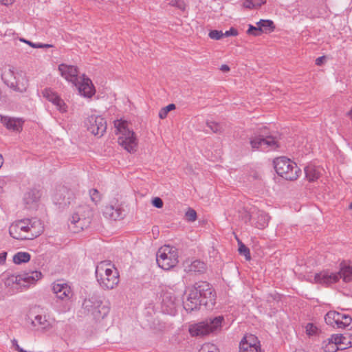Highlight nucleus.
<instances>
[{
    "label": "nucleus",
    "mask_w": 352,
    "mask_h": 352,
    "mask_svg": "<svg viewBox=\"0 0 352 352\" xmlns=\"http://www.w3.org/2000/svg\"><path fill=\"white\" fill-rule=\"evenodd\" d=\"M43 230L41 221L36 217L16 221L9 228L10 236L17 240H32L41 235Z\"/></svg>",
    "instance_id": "1"
},
{
    "label": "nucleus",
    "mask_w": 352,
    "mask_h": 352,
    "mask_svg": "<svg viewBox=\"0 0 352 352\" xmlns=\"http://www.w3.org/2000/svg\"><path fill=\"white\" fill-rule=\"evenodd\" d=\"M250 144L253 150L269 151L278 147L276 138L272 136L266 127L260 128L250 139Z\"/></svg>",
    "instance_id": "2"
},
{
    "label": "nucleus",
    "mask_w": 352,
    "mask_h": 352,
    "mask_svg": "<svg viewBox=\"0 0 352 352\" xmlns=\"http://www.w3.org/2000/svg\"><path fill=\"white\" fill-rule=\"evenodd\" d=\"M116 133L120 134L118 143L129 153L136 151L138 141L133 131L127 128V123L122 120H116L114 122Z\"/></svg>",
    "instance_id": "3"
},
{
    "label": "nucleus",
    "mask_w": 352,
    "mask_h": 352,
    "mask_svg": "<svg viewBox=\"0 0 352 352\" xmlns=\"http://www.w3.org/2000/svg\"><path fill=\"white\" fill-rule=\"evenodd\" d=\"M223 321V316L207 318L202 322L191 325L189 331L192 336H203L210 333H215L221 330Z\"/></svg>",
    "instance_id": "4"
},
{
    "label": "nucleus",
    "mask_w": 352,
    "mask_h": 352,
    "mask_svg": "<svg viewBox=\"0 0 352 352\" xmlns=\"http://www.w3.org/2000/svg\"><path fill=\"white\" fill-rule=\"evenodd\" d=\"M274 166L276 173L287 180H296L300 173V169L296 164L286 157L275 159Z\"/></svg>",
    "instance_id": "5"
},
{
    "label": "nucleus",
    "mask_w": 352,
    "mask_h": 352,
    "mask_svg": "<svg viewBox=\"0 0 352 352\" xmlns=\"http://www.w3.org/2000/svg\"><path fill=\"white\" fill-rule=\"evenodd\" d=\"M156 261L160 267L169 270L178 263V252L175 247L164 245L160 248L156 254Z\"/></svg>",
    "instance_id": "6"
},
{
    "label": "nucleus",
    "mask_w": 352,
    "mask_h": 352,
    "mask_svg": "<svg viewBox=\"0 0 352 352\" xmlns=\"http://www.w3.org/2000/svg\"><path fill=\"white\" fill-rule=\"evenodd\" d=\"M16 70L17 69L16 68L10 65L6 66L2 70L1 79L10 89L15 91L23 93L27 90L28 87V78H22L21 76H18L21 81L19 85H17V83L14 81Z\"/></svg>",
    "instance_id": "7"
},
{
    "label": "nucleus",
    "mask_w": 352,
    "mask_h": 352,
    "mask_svg": "<svg viewBox=\"0 0 352 352\" xmlns=\"http://www.w3.org/2000/svg\"><path fill=\"white\" fill-rule=\"evenodd\" d=\"M201 300H212L214 297L212 287L206 281L196 283L190 290V298H196Z\"/></svg>",
    "instance_id": "8"
},
{
    "label": "nucleus",
    "mask_w": 352,
    "mask_h": 352,
    "mask_svg": "<svg viewBox=\"0 0 352 352\" xmlns=\"http://www.w3.org/2000/svg\"><path fill=\"white\" fill-rule=\"evenodd\" d=\"M41 276V272L38 271L25 272L18 276H11L8 278L6 284L10 285V283H12L25 287L30 284H34L36 281L39 280Z\"/></svg>",
    "instance_id": "9"
},
{
    "label": "nucleus",
    "mask_w": 352,
    "mask_h": 352,
    "mask_svg": "<svg viewBox=\"0 0 352 352\" xmlns=\"http://www.w3.org/2000/svg\"><path fill=\"white\" fill-rule=\"evenodd\" d=\"M87 130L94 135L102 136L107 129L105 120L99 116L91 115L85 122Z\"/></svg>",
    "instance_id": "10"
},
{
    "label": "nucleus",
    "mask_w": 352,
    "mask_h": 352,
    "mask_svg": "<svg viewBox=\"0 0 352 352\" xmlns=\"http://www.w3.org/2000/svg\"><path fill=\"white\" fill-rule=\"evenodd\" d=\"M74 198L73 192L65 186H59L53 195V201L60 208L69 206Z\"/></svg>",
    "instance_id": "11"
},
{
    "label": "nucleus",
    "mask_w": 352,
    "mask_h": 352,
    "mask_svg": "<svg viewBox=\"0 0 352 352\" xmlns=\"http://www.w3.org/2000/svg\"><path fill=\"white\" fill-rule=\"evenodd\" d=\"M42 96L49 102H52L58 111L65 113L67 110V106L64 100L54 91L52 88H45L42 92Z\"/></svg>",
    "instance_id": "12"
},
{
    "label": "nucleus",
    "mask_w": 352,
    "mask_h": 352,
    "mask_svg": "<svg viewBox=\"0 0 352 352\" xmlns=\"http://www.w3.org/2000/svg\"><path fill=\"white\" fill-rule=\"evenodd\" d=\"M339 280V275L336 272L329 270H322L319 273H316L314 276V283L325 287L330 286L337 283Z\"/></svg>",
    "instance_id": "13"
},
{
    "label": "nucleus",
    "mask_w": 352,
    "mask_h": 352,
    "mask_svg": "<svg viewBox=\"0 0 352 352\" xmlns=\"http://www.w3.org/2000/svg\"><path fill=\"white\" fill-rule=\"evenodd\" d=\"M74 85L78 89L79 94L84 97L90 98L95 94V89L91 80L83 75L78 77V82Z\"/></svg>",
    "instance_id": "14"
},
{
    "label": "nucleus",
    "mask_w": 352,
    "mask_h": 352,
    "mask_svg": "<svg viewBox=\"0 0 352 352\" xmlns=\"http://www.w3.org/2000/svg\"><path fill=\"white\" fill-rule=\"evenodd\" d=\"M102 213L105 218L113 221L122 219L125 216L124 209L117 203L107 205L104 208Z\"/></svg>",
    "instance_id": "15"
},
{
    "label": "nucleus",
    "mask_w": 352,
    "mask_h": 352,
    "mask_svg": "<svg viewBox=\"0 0 352 352\" xmlns=\"http://www.w3.org/2000/svg\"><path fill=\"white\" fill-rule=\"evenodd\" d=\"M100 287L104 289H112L119 283V274L117 269L97 279Z\"/></svg>",
    "instance_id": "16"
},
{
    "label": "nucleus",
    "mask_w": 352,
    "mask_h": 352,
    "mask_svg": "<svg viewBox=\"0 0 352 352\" xmlns=\"http://www.w3.org/2000/svg\"><path fill=\"white\" fill-rule=\"evenodd\" d=\"M41 195L42 193L40 190L36 188L29 189L23 196V203L25 208L28 209L36 208Z\"/></svg>",
    "instance_id": "17"
},
{
    "label": "nucleus",
    "mask_w": 352,
    "mask_h": 352,
    "mask_svg": "<svg viewBox=\"0 0 352 352\" xmlns=\"http://www.w3.org/2000/svg\"><path fill=\"white\" fill-rule=\"evenodd\" d=\"M178 302L179 300L176 299L173 294L170 293L165 294L162 302L163 311L168 315H175L177 312Z\"/></svg>",
    "instance_id": "18"
},
{
    "label": "nucleus",
    "mask_w": 352,
    "mask_h": 352,
    "mask_svg": "<svg viewBox=\"0 0 352 352\" xmlns=\"http://www.w3.org/2000/svg\"><path fill=\"white\" fill-rule=\"evenodd\" d=\"M58 70L60 75L67 81L71 82L73 85L78 82L79 76L77 67L62 63L58 65Z\"/></svg>",
    "instance_id": "19"
},
{
    "label": "nucleus",
    "mask_w": 352,
    "mask_h": 352,
    "mask_svg": "<svg viewBox=\"0 0 352 352\" xmlns=\"http://www.w3.org/2000/svg\"><path fill=\"white\" fill-rule=\"evenodd\" d=\"M52 290L56 297L62 300H69L73 294L70 286L64 283H54Z\"/></svg>",
    "instance_id": "20"
},
{
    "label": "nucleus",
    "mask_w": 352,
    "mask_h": 352,
    "mask_svg": "<svg viewBox=\"0 0 352 352\" xmlns=\"http://www.w3.org/2000/svg\"><path fill=\"white\" fill-rule=\"evenodd\" d=\"M23 120L21 118L1 116V122L8 129L19 131L22 129Z\"/></svg>",
    "instance_id": "21"
},
{
    "label": "nucleus",
    "mask_w": 352,
    "mask_h": 352,
    "mask_svg": "<svg viewBox=\"0 0 352 352\" xmlns=\"http://www.w3.org/2000/svg\"><path fill=\"white\" fill-rule=\"evenodd\" d=\"M254 348H261L260 342L254 335L245 336L240 342V351H247V349Z\"/></svg>",
    "instance_id": "22"
},
{
    "label": "nucleus",
    "mask_w": 352,
    "mask_h": 352,
    "mask_svg": "<svg viewBox=\"0 0 352 352\" xmlns=\"http://www.w3.org/2000/svg\"><path fill=\"white\" fill-rule=\"evenodd\" d=\"M208 304V300H201V299L198 298L196 296V298H190V293L188 295V297L185 301H184V308L188 312H191L194 310H197L199 309V307L201 305H206Z\"/></svg>",
    "instance_id": "23"
},
{
    "label": "nucleus",
    "mask_w": 352,
    "mask_h": 352,
    "mask_svg": "<svg viewBox=\"0 0 352 352\" xmlns=\"http://www.w3.org/2000/svg\"><path fill=\"white\" fill-rule=\"evenodd\" d=\"M114 265L111 263L110 261H103L100 262L96 268V278H100L103 276H106L107 274L111 273L114 270Z\"/></svg>",
    "instance_id": "24"
},
{
    "label": "nucleus",
    "mask_w": 352,
    "mask_h": 352,
    "mask_svg": "<svg viewBox=\"0 0 352 352\" xmlns=\"http://www.w3.org/2000/svg\"><path fill=\"white\" fill-rule=\"evenodd\" d=\"M184 270L186 272L203 273L206 270V264L199 260H195L190 263L186 261Z\"/></svg>",
    "instance_id": "25"
},
{
    "label": "nucleus",
    "mask_w": 352,
    "mask_h": 352,
    "mask_svg": "<svg viewBox=\"0 0 352 352\" xmlns=\"http://www.w3.org/2000/svg\"><path fill=\"white\" fill-rule=\"evenodd\" d=\"M339 272H336L339 275L340 279L342 278L345 283L352 280V266L342 262L340 263Z\"/></svg>",
    "instance_id": "26"
},
{
    "label": "nucleus",
    "mask_w": 352,
    "mask_h": 352,
    "mask_svg": "<svg viewBox=\"0 0 352 352\" xmlns=\"http://www.w3.org/2000/svg\"><path fill=\"white\" fill-rule=\"evenodd\" d=\"M95 318H104L109 313V309L104 305L102 306L100 301L94 302L93 309L90 310Z\"/></svg>",
    "instance_id": "27"
},
{
    "label": "nucleus",
    "mask_w": 352,
    "mask_h": 352,
    "mask_svg": "<svg viewBox=\"0 0 352 352\" xmlns=\"http://www.w3.org/2000/svg\"><path fill=\"white\" fill-rule=\"evenodd\" d=\"M340 312L329 311L324 316L325 322L333 327L338 328Z\"/></svg>",
    "instance_id": "28"
},
{
    "label": "nucleus",
    "mask_w": 352,
    "mask_h": 352,
    "mask_svg": "<svg viewBox=\"0 0 352 352\" xmlns=\"http://www.w3.org/2000/svg\"><path fill=\"white\" fill-rule=\"evenodd\" d=\"M306 177L310 182L318 179L320 176V171L318 168L313 165L307 166L305 168Z\"/></svg>",
    "instance_id": "29"
},
{
    "label": "nucleus",
    "mask_w": 352,
    "mask_h": 352,
    "mask_svg": "<svg viewBox=\"0 0 352 352\" xmlns=\"http://www.w3.org/2000/svg\"><path fill=\"white\" fill-rule=\"evenodd\" d=\"M256 25L259 26L261 33H270L275 29L274 22L267 19H261L258 22L256 23Z\"/></svg>",
    "instance_id": "30"
},
{
    "label": "nucleus",
    "mask_w": 352,
    "mask_h": 352,
    "mask_svg": "<svg viewBox=\"0 0 352 352\" xmlns=\"http://www.w3.org/2000/svg\"><path fill=\"white\" fill-rule=\"evenodd\" d=\"M90 208L89 206H87V205H84V206H80L78 208V211L74 212L72 217L70 218V221L73 224H76V223H80V228H82V223H80L81 220H82V218H83L84 219H85V215H82L80 214V213L82 212V210L83 209H89Z\"/></svg>",
    "instance_id": "31"
},
{
    "label": "nucleus",
    "mask_w": 352,
    "mask_h": 352,
    "mask_svg": "<svg viewBox=\"0 0 352 352\" xmlns=\"http://www.w3.org/2000/svg\"><path fill=\"white\" fill-rule=\"evenodd\" d=\"M31 256L26 252H19L13 256V262L15 264L20 265L28 263L30 260Z\"/></svg>",
    "instance_id": "32"
},
{
    "label": "nucleus",
    "mask_w": 352,
    "mask_h": 352,
    "mask_svg": "<svg viewBox=\"0 0 352 352\" xmlns=\"http://www.w3.org/2000/svg\"><path fill=\"white\" fill-rule=\"evenodd\" d=\"M32 324L34 327L39 326L43 329H48L50 328V322L46 319L45 316L37 315L35 316L34 320L32 321Z\"/></svg>",
    "instance_id": "33"
},
{
    "label": "nucleus",
    "mask_w": 352,
    "mask_h": 352,
    "mask_svg": "<svg viewBox=\"0 0 352 352\" xmlns=\"http://www.w3.org/2000/svg\"><path fill=\"white\" fill-rule=\"evenodd\" d=\"M331 338L336 344L339 346V349L341 348V349H346V346L350 343V342H346L348 338L343 336L342 334L332 335Z\"/></svg>",
    "instance_id": "34"
},
{
    "label": "nucleus",
    "mask_w": 352,
    "mask_h": 352,
    "mask_svg": "<svg viewBox=\"0 0 352 352\" xmlns=\"http://www.w3.org/2000/svg\"><path fill=\"white\" fill-rule=\"evenodd\" d=\"M270 217L265 212H261L258 216V221L256 222V227L259 229L265 228L270 221Z\"/></svg>",
    "instance_id": "35"
},
{
    "label": "nucleus",
    "mask_w": 352,
    "mask_h": 352,
    "mask_svg": "<svg viewBox=\"0 0 352 352\" xmlns=\"http://www.w3.org/2000/svg\"><path fill=\"white\" fill-rule=\"evenodd\" d=\"M338 329H344L350 326L352 322V318L345 314L340 313Z\"/></svg>",
    "instance_id": "36"
},
{
    "label": "nucleus",
    "mask_w": 352,
    "mask_h": 352,
    "mask_svg": "<svg viewBox=\"0 0 352 352\" xmlns=\"http://www.w3.org/2000/svg\"><path fill=\"white\" fill-rule=\"evenodd\" d=\"M324 352H336L339 349V346L336 344L332 338L328 339V341H324L322 346Z\"/></svg>",
    "instance_id": "37"
},
{
    "label": "nucleus",
    "mask_w": 352,
    "mask_h": 352,
    "mask_svg": "<svg viewBox=\"0 0 352 352\" xmlns=\"http://www.w3.org/2000/svg\"><path fill=\"white\" fill-rule=\"evenodd\" d=\"M265 3V0H244L243 2V6L245 8L252 9L260 7Z\"/></svg>",
    "instance_id": "38"
},
{
    "label": "nucleus",
    "mask_w": 352,
    "mask_h": 352,
    "mask_svg": "<svg viewBox=\"0 0 352 352\" xmlns=\"http://www.w3.org/2000/svg\"><path fill=\"white\" fill-rule=\"evenodd\" d=\"M238 240V245H239V252L241 255H243L245 256L246 260H250L251 258L250 256V252L249 248L243 243L240 240Z\"/></svg>",
    "instance_id": "39"
},
{
    "label": "nucleus",
    "mask_w": 352,
    "mask_h": 352,
    "mask_svg": "<svg viewBox=\"0 0 352 352\" xmlns=\"http://www.w3.org/2000/svg\"><path fill=\"white\" fill-rule=\"evenodd\" d=\"M89 196L91 200L96 204L100 202L102 199V194L96 188L89 190Z\"/></svg>",
    "instance_id": "40"
},
{
    "label": "nucleus",
    "mask_w": 352,
    "mask_h": 352,
    "mask_svg": "<svg viewBox=\"0 0 352 352\" xmlns=\"http://www.w3.org/2000/svg\"><path fill=\"white\" fill-rule=\"evenodd\" d=\"M206 124L207 126L210 128L213 133H220L223 129L222 126L219 123L214 121H207Z\"/></svg>",
    "instance_id": "41"
},
{
    "label": "nucleus",
    "mask_w": 352,
    "mask_h": 352,
    "mask_svg": "<svg viewBox=\"0 0 352 352\" xmlns=\"http://www.w3.org/2000/svg\"><path fill=\"white\" fill-rule=\"evenodd\" d=\"M151 328L156 332H160L165 329L166 325L164 323L161 322L159 320L154 319L153 322L151 324Z\"/></svg>",
    "instance_id": "42"
},
{
    "label": "nucleus",
    "mask_w": 352,
    "mask_h": 352,
    "mask_svg": "<svg viewBox=\"0 0 352 352\" xmlns=\"http://www.w3.org/2000/svg\"><path fill=\"white\" fill-rule=\"evenodd\" d=\"M175 109V105L174 104H169L166 107L162 108L159 112V117L161 119H164L166 118L168 113Z\"/></svg>",
    "instance_id": "43"
},
{
    "label": "nucleus",
    "mask_w": 352,
    "mask_h": 352,
    "mask_svg": "<svg viewBox=\"0 0 352 352\" xmlns=\"http://www.w3.org/2000/svg\"><path fill=\"white\" fill-rule=\"evenodd\" d=\"M185 218L189 222L195 221L197 219L196 211L194 209L189 208L185 213Z\"/></svg>",
    "instance_id": "44"
},
{
    "label": "nucleus",
    "mask_w": 352,
    "mask_h": 352,
    "mask_svg": "<svg viewBox=\"0 0 352 352\" xmlns=\"http://www.w3.org/2000/svg\"><path fill=\"white\" fill-rule=\"evenodd\" d=\"M199 352H219V350L216 345L211 343H206L201 346Z\"/></svg>",
    "instance_id": "45"
},
{
    "label": "nucleus",
    "mask_w": 352,
    "mask_h": 352,
    "mask_svg": "<svg viewBox=\"0 0 352 352\" xmlns=\"http://www.w3.org/2000/svg\"><path fill=\"white\" fill-rule=\"evenodd\" d=\"M247 33L248 34L254 35L256 36H260L261 34L259 26L257 25L256 27H255L252 25H249V28L247 30Z\"/></svg>",
    "instance_id": "46"
},
{
    "label": "nucleus",
    "mask_w": 352,
    "mask_h": 352,
    "mask_svg": "<svg viewBox=\"0 0 352 352\" xmlns=\"http://www.w3.org/2000/svg\"><path fill=\"white\" fill-rule=\"evenodd\" d=\"M223 36V33L222 31L219 30H212L209 32V37L214 40H219Z\"/></svg>",
    "instance_id": "47"
},
{
    "label": "nucleus",
    "mask_w": 352,
    "mask_h": 352,
    "mask_svg": "<svg viewBox=\"0 0 352 352\" xmlns=\"http://www.w3.org/2000/svg\"><path fill=\"white\" fill-rule=\"evenodd\" d=\"M152 204L157 208H161L163 207V201L160 197H155L152 200Z\"/></svg>",
    "instance_id": "48"
},
{
    "label": "nucleus",
    "mask_w": 352,
    "mask_h": 352,
    "mask_svg": "<svg viewBox=\"0 0 352 352\" xmlns=\"http://www.w3.org/2000/svg\"><path fill=\"white\" fill-rule=\"evenodd\" d=\"M317 328L311 323H308L306 326V331L309 335H313L316 333Z\"/></svg>",
    "instance_id": "49"
},
{
    "label": "nucleus",
    "mask_w": 352,
    "mask_h": 352,
    "mask_svg": "<svg viewBox=\"0 0 352 352\" xmlns=\"http://www.w3.org/2000/svg\"><path fill=\"white\" fill-rule=\"evenodd\" d=\"M16 78H14V81L17 83V85H19L20 82L21 81V79L18 78V76H21L22 78H27L25 74L19 70H16Z\"/></svg>",
    "instance_id": "50"
},
{
    "label": "nucleus",
    "mask_w": 352,
    "mask_h": 352,
    "mask_svg": "<svg viewBox=\"0 0 352 352\" xmlns=\"http://www.w3.org/2000/svg\"><path fill=\"white\" fill-rule=\"evenodd\" d=\"M238 34L237 30L234 28H231L229 30L226 31L225 33H223V36H236Z\"/></svg>",
    "instance_id": "51"
},
{
    "label": "nucleus",
    "mask_w": 352,
    "mask_h": 352,
    "mask_svg": "<svg viewBox=\"0 0 352 352\" xmlns=\"http://www.w3.org/2000/svg\"><path fill=\"white\" fill-rule=\"evenodd\" d=\"M28 45H30V46L33 47L34 48H42V47H51L50 45H47V44L43 45V44H41V43H33L32 42H28Z\"/></svg>",
    "instance_id": "52"
},
{
    "label": "nucleus",
    "mask_w": 352,
    "mask_h": 352,
    "mask_svg": "<svg viewBox=\"0 0 352 352\" xmlns=\"http://www.w3.org/2000/svg\"><path fill=\"white\" fill-rule=\"evenodd\" d=\"M325 60V56H320L316 59V65L320 66L323 64L324 60Z\"/></svg>",
    "instance_id": "53"
},
{
    "label": "nucleus",
    "mask_w": 352,
    "mask_h": 352,
    "mask_svg": "<svg viewBox=\"0 0 352 352\" xmlns=\"http://www.w3.org/2000/svg\"><path fill=\"white\" fill-rule=\"evenodd\" d=\"M6 256L7 253L6 252L0 253V265L6 261Z\"/></svg>",
    "instance_id": "54"
},
{
    "label": "nucleus",
    "mask_w": 352,
    "mask_h": 352,
    "mask_svg": "<svg viewBox=\"0 0 352 352\" xmlns=\"http://www.w3.org/2000/svg\"><path fill=\"white\" fill-rule=\"evenodd\" d=\"M240 352H263L261 348H254L251 349H247V351H240Z\"/></svg>",
    "instance_id": "55"
},
{
    "label": "nucleus",
    "mask_w": 352,
    "mask_h": 352,
    "mask_svg": "<svg viewBox=\"0 0 352 352\" xmlns=\"http://www.w3.org/2000/svg\"><path fill=\"white\" fill-rule=\"evenodd\" d=\"M14 1V0H0V2L5 6H8L12 4Z\"/></svg>",
    "instance_id": "56"
},
{
    "label": "nucleus",
    "mask_w": 352,
    "mask_h": 352,
    "mask_svg": "<svg viewBox=\"0 0 352 352\" xmlns=\"http://www.w3.org/2000/svg\"><path fill=\"white\" fill-rule=\"evenodd\" d=\"M220 69L224 72L230 71V67L227 65H222Z\"/></svg>",
    "instance_id": "57"
},
{
    "label": "nucleus",
    "mask_w": 352,
    "mask_h": 352,
    "mask_svg": "<svg viewBox=\"0 0 352 352\" xmlns=\"http://www.w3.org/2000/svg\"><path fill=\"white\" fill-rule=\"evenodd\" d=\"M177 7L179 8V9H184V3L182 2V3H179L177 4Z\"/></svg>",
    "instance_id": "58"
},
{
    "label": "nucleus",
    "mask_w": 352,
    "mask_h": 352,
    "mask_svg": "<svg viewBox=\"0 0 352 352\" xmlns=\"http://www.w3.org/2000/svg\"><path fill=\"white\" fill-rule=\"evenodd\" d=\"M3 163V159L1 155H0V168L2 166Z\"/></svg>",
    "instance_id": "59"
},
{
    "label": "nucleus",
    "mask_w": 352,
    "mask_h": 352,
    "mask_svg": "<svg viewBox=\"0 0 352 352\" xmlns=\"http://www.w3.org/2000/svg\"><path fill=\"white\" fill-rule=\"evenodd\" d=\"M91 300L85 301V304L86 307H89V305L88 304L91 303Z\"/></svg>",
    "instance_id": "60"
},
{
    "label": "nucleus",
    "mask_w": 352,
    "mask_h": 352,
    "mask_svg": "<svg viewBox=\"0 0 352 352\" xmlns=\"http://www.w3.org/2000/svg\"><path fill=\"white\" fill-rule=\"evenodd\" d=\"M21 41H23V42H25V43H26L28 44V42H30L29 41H27V40H25L24 38H21Z\"/></svg>",
    "instance_id": "61"
},
{
    "label": "nucleus",
    "mask_w": 352,
    "mask_h": 352,
    "mask_svg": "<svg viewBox=\"0 0 352 352\" xmlns=\"http://www.w3.org/2000/svg\"><path fill=\"white\" fill-rule=\"evenodd\" d=\"M349 209L352 210V202L349 204Z\"/></svg>",
    "instance_id": "62"
}]
</instances>
